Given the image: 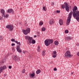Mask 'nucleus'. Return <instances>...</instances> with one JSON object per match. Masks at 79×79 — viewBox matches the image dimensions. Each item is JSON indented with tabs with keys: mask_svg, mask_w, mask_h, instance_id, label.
Listing matches in <instances>:
<instances>
[{
	"mask_svg": "<svg viewBox=\"0 0 79 79\" xmlns=\"http://www.w3.org/2000/svg\"><path fill=\"white\" fill-rule=\"evenodd\" d=\"M77 55L79 56V52L77 53Z\"/></svg>",
	"mask_w": 79,
	"mask_h": 79,
	"instance_id": "obj_39",
	"label": "nucleus"
},
{
	"mask_svg": "<svg viewBox=\"0 0 79 79\" xmlns=\"http://www.w3.org/2000/svg\"><path fill=\"white\" fill-rule=\"evenodd\" d=\"M7 13H12V14H14L15 12H14V10L12 9H10L7 10Z\"/></svg>",
	"mask_w": 79,
	"mask_h": 79,
	"instance_id": "obj_9",
	"label": "nucleus"
},
{
	"mask_svg": "<svg viewBox=\"0 0 79 79\" xmlns=\"http://www.w3.org/2000/svg\"><path fill=\"white\" fill-rule=\"evenodd\" d=\"M65 55V57L66 58H71L72 57L73 55H71V52L69 51H67L66 52Z\"/></svg>",
	"mask_w": 79,
	"mask_h": 79,
	"instance_id": "obj_4",
	"label": "nucleus"
},
{
	"mask_svg": "<svg viewBox=\"0 0 79 79\" xmlns=\"http://www.w3.org/2000/svg\"><path fill=\"white\" fill-rule=\"evenodd\" d=\"M37 51L38 52H40V49H37Z\"/></svg>",
	"mask_w": 79,
	"mask_h": 79,
	"instance_id": "obj_36",
	"label": "nucleus"
},
{
	"mask_svg": "<svg viewBox=\"0 0 79 79\" xmlns=\"http://www.w3.org/2000/svg\"><path fill=\"white\" fill-rule=\"evenodd\" d=\"M11 68H12V67H11V66H9V69H11Z\"/></svg>",
	"mask_w": 79,
	"mask_h": 79,
	"instance_id": "obj_34",
	"label": "nucleus"
},
{
	"mask_svg": "<svg viewBox=\"0 0 79 79\" xmlns=\"http://www.w3.org/2000/svg\"><path fill=\"white\" fill-rule=\"evenodd\" d=\"M38 49H40V46H38Z\"/></svg>",
	"mask_w": 79,
	"mask_h": 79,
	"instance_id": "obj_38",
	"label": "nucleus"
},
{
	"mask_svg": "<svg viewBox=\"0 0 79 79\" xmlns=\"http://www.w3.org/2000/svg\"><path fill=\"white\" fill-rule=\"evenodd\" d=\"M11 41H12V42H15L16 41H15V39L13 38L11 39Z\"/></svg>",
	"mask_w": 79,
	"mask_h": 79,
	"instance_id": "obj_24",
	"label": "nucleus"
},
{
	"mask_svg": "<svg viewBox=\"0 0 79 79\" xmlns=\"http://www.w3.org/2000/svg\"><path fill=\"white\" fill-rule=\"evenodd\" d=\"M25 52V51H23L22 52L23 53H24V54H25V53H26Z\"/></svg>",
	"mask_w": 79,
	"mask_h": 79,
	"instance_id": "obj_37",
	"label": "nucleus"
},
{
	"mask_svg": "<svg viewBox=\"0 0 79 79\" xmlns=\"http://www.w3.org/2000/svg\"><path fill=\"white\" fill-rule=\"evenodd\" d=\"M52 5H54V3L52 2Z\"/></svg>",
	"mask_w": 79,
	"mask_h": 79,
	"instance_id": "obj_41",
	"label": "nucleus"
},
{
	"mask_svg": "<svg viewBox=\"0 0 79 79\" xmlns=\"http://www.w3.org/2000/svg\"><path fill=\"white\" fill-rule=\"evenodd\" d=\"M74 73L73 72H72L71 73V74H73Z\"/></svg>",
	"mask_w": 79,
	"mask_h": 79,
	"instance_id": "obj_44",
	"label": "nucleus"
},
{
	"mask_svg": "<svg viewBox=\"0 0 79 79\" xmlns=\"http://www.w3.org/2000/svg\"><path fill=\"white\" fill-rule=\"evenodd\" d=\"M40 72H41V71L40 69H38L36 72V73L37 74H39V73H40Z\"/></svg>",
	"mask_w": 79,
	"mask_h": 79,
	"instance_id": "obj_16",
	"label": "nucleus"
},
{
	"mask_svg": "<svg viewBox=\"0 0 79 79\" xmlns=\"http://www.w3.org/2000/svg\"><path fill=\"white\" fill-rule=\"evenodd\" d=\"M65 33H66V34H68V33L69 31H68V30H66L65 31Z\"/></svg>",
	"mask_w": 79,
	"mask_h": 79,
	"instance_id": "obj_28",
	"label": "nucleus"
},
{
	"mask_svg": "<svg viewBox=\"0 0 79 79\" xmlns=\"http://www.w3.org/2000/svg\"><path fill=\"white\" fill-rule=\"evenodd\" d=\"M2 18H3V15H2Z\"/></svg>",
	"mask_w": 79,
	"mask_h": 79,
	"instance_id": "obj_46",
	"label": "nucleus"
},
{
	"mask_svg": "<svg viewBox=\"0 0 79 79\" xmlns=\"http://www.w3.org/2000/svg\"><path fill=\"white\" fill-rule=\"evenodd\" d=\"M2 20V18H0V20Z\"/></svg>",
	"mask_w": 79,
	"mask_h": 79,
	"instance_id": "obj_43",
	"label": "nucleus"
},
{
	"mask_svg": "<svg viewBox=\"0 0 79 79\" xmlns=\"http://www.w3.org/2000/svg\"><path fill=\"white\" fill-rule=\"evenodd\" d=\"M62 8H65V5H63L62 6Z\"/></svg>",
	"mask_w": 79,
	"mask_h": 79,
	"instance_id": "obj_29",
	"label": "nucleus"
},
{
	"mask_svg": "<svg viewBox=\"0 0 79 79\" xmlns=\"http://www.w3.org/2000/svg\"><path fill=\"white\" fill-rule=\"evenodd\" d=\"M55 22L54 21V20H53V19L51 20L49 22V23L50 24H53Z\"/></svg>",
	"mask_w": 79,
	"mask_h": 79,
	"instance_id": "obj_13",
	"label": "nucleus"
},
{
	"mask_svg": "<svg viewBox=\"0 0 79 79\" xmlns=\"http://www.w3.org/2000/svg\"><path fill=\"white\" fill-rule=\"evenodd\" d=\"M54 71H57V69H56V68H55L54 69Z\"/></svg>",
	"mask_w": 79,
	"mask_h": 79,
	"instance_id": "obj_33",
	"label": "nucleus"
},
{
	"mask_svg": "<svg viewBox=\"0 0 79 79\" xmlns=\"http://www.w3.org/2000/svg\"><path fill=\"white\" fill-rule=\"evenodd\" d=\"M77 46H79V43H77Z\"/></svg>",
	"mask_w": 79,
	"mask_h": 79,
	"instance_id": "obj_40",
	"label": "nucleus"
},
{
	"mask_svg": "<svg viewBox=\"0 0 79 79\" xmlns=\"http://www.w3.org/2000/svg\"><path fill=\"white\" fill-rule=\"evenodd\" d=\"M7 69V68L6 66L1 67L0 68V74L1 73H2L5 69Z\"/></svg>",
	"mask_w": 79,
	"mask_h": 79,
	"instance_id": "obj_7",
	"label": "nucleus"
},
{
	"mask_svg": "<svg viewBox=\"0 0 79 79\" xmlns=\"http://www.w3.org/2000/svg\"><path fill=\"white\" fill-rule=\"evenodd\" d=\"M53 43V40L46 39L44 41V44L46 46H48L50 45V44H52Z\"/></svg>",
	"mask_w": 79,
	"mask_h": 79,
	"instance_id": "obj_3",
	"label": "nucleus"
},
{
	"mask_svg": "<svg viewBox=\"0 0 79 79\" xmlns=\"http://www.w3.org/2000/svg\"><path fill=\"white\" fill-rule=\"evenodd\" d=\"M11 45H12V46H14V45H15V44L12 43V44H11Z\"/></svg>",
	"mask_w": 79,
	"mask_h": 79,
	"instance_id": "obj_35",
	"label": "nucleus"
},
{
	"mask_svg": "<svg viewBox=\"0 0 79 79\" xmlns=\"http://www.w3.org/2000/svg\"><path fill=\"white\" fill-rule=\"evenodd\" d=\"M58 44H59V43L57 41H55L54 42V44L55 45H58Z\"/></svg>",
	"mask_w": 79,
	"mask_h": 79,
	"instance_id": "obj_18",
	"label": "nucleus"
},
{
	"mask_svg": "<svg viewBox=\"0 0 79 79\" xmlns=\"http://www.w3.org/2000/svg\"><path fill=\"white\" fill-rule=\"evenodd\" d=\"M65 39L67 40H71V37L70 36H67L65 37Z\"/></svg>",
	"mask_w": 79,
	"mask_h": 79,
	"instance_id": "obj_15",
	"label": "nucleus"
},
{
	"mask_svg": "<svg viewBox=\"0 0 79 79\" xmlns=\"http://www.w3.org/2000/svg\"><path fill=\"white\" fill-rule=\"evenodd\" d=\"M6 28L9 29L10 31H12L13 29V26L12 25H10L9 24L6 26Z\"/></svg>",
	"mask_w": 79,
	"mask_h": 79,
	"instance_id": "obj_6",
	"label": "nucleus"
},
{
	"mask_svg": "<svg viewBox=\"0 0 79 79\" xmlns=\"http://www.w3.org/2000/svg\"><path fill=\"white\" fill-rule=\"evenodd\" d=\"M56 12L58 13H60V11L58 10H56Z\"/></svg>",
	"mask_w": 79,
	"mask_h": 79,
	"instance_id": "obj_32",
	"label": "nucleus"
},
{
	"mask_svg": "<svg viewBox=\"0 0 79 79\" xmlns=\"http://www.w3.org/2000/svg\"><path fill=\"white\" fill-rule=\"evenodd\" d=\"M15 43H16V44H17L19 45V46L21 45V43H20V42H18V41L15 40Z\"/></svg>",
	"mask_w": 79,
	"mask_h": 79,
	"instance_id": "obj_19",
	"label": "nucleus"
},
{
	"mask_svg": "<svg viewBox=\"0 0 79 79\" xmlns=\"http://www.w3.org/2000/svg\"><path fill=\"white\" fill-rule=\"evenodd\" d=\"M3 16L4 17V18H8V15H6V16H5V15H3Z\"/></svg>",
	"mask_w": 79,
	"mask_h": 79,
	"instance_id": "obj_26",
	"label": "nucleus"
},
{
	"mask_svg": "<svg viewBox=\"0 0 79 79\" xmlns=\"http://www.w3.org/2000/svg\"><path fill=\"white\" fill-rule=\"evenodd\" d=\"M77 6H75L73 8V12H71L69 15V16L67 20L66 23L67 26H68L70 22H71V16H72V14H73V17H76V19L78 22H79V11H77Z\"/></svg>",
	"mask_w": 79,
	"mask_h": 79,
	"instance_id": "obj_1",
	"label": "nucleus"
},
{
	"mask_svg": "<svg viewBox=\"0 0 79 79\" xmlns=\"http://www.w3.org/2000/svg\"><path fill=\"white\" fill-rule=\"evenodd\" d=\"M1 13L3 15H5V10H4V9H2L1 10Z\"/></svg>",
	"mask_w": 79,
	"mask_h": 79,
	"instance_id": "obj_17",
	"label": "nucleus"
},
{
	"mask_svg": "<svg viewBox=\"0 0 79 79\" xmlns=\"http://www.w3.org/2000/svg\"><path fill=\"white\" fill-rule=\"evenodd\" d=\"M30 31L31 30H30V28H27L26 30H24L23 31V32L24 34H25V35H27V34L30 32Z\"/></svg>",
	"mask_w": 79,
	"mask_h": 79,
	"instance_id": "obj_5",
	"label": "nucleus"
},
{
	"mask_svg": "<svg viewBox=\"0 0 79 79\" xmlns=\"http://www.w3.org/2000/svg\"><path fill=\"white\" fill-rule=\"evenodd\" d=\"M59 23L60 25L61 26L63 24V20L61 19H60L59 20Z\"/></svg>",
	"mask_w": 79,
	"mask_h": 79,
	"instance_id": "obj_14",
	"label": "nucleus"
},
{
	"mask_svg": "<svg viewBox=\"0 0 79 79\" xmlns=\"http://www.w3.org/2000/svg\"><path fill=\"white\" fill-rule=\"evenodd\" d=\"M29 75H30V76L31 77H34V76H35V73H34V72H33L32 74L29 73Z\"/></svg>",
	"mask_w": 79,
	"mask_h": 79,
	"instance_id": "obj_12",
	"label": "nucleus"
},
{
	"mask_svg": "<svg viewBox=\"0 0 79 79\" xmlns=\"http://www.w3.org/2000/svg\"><path fill=\"white\" fill-rule=\"evenodd\" d=\"M64 4L65 5V8L66 10L67 11V12H69V7L68 6V3L66 2H65Z\"/></svg>",
	"mask_w": 79,
	"mask_h": 79,
	"instance_id": "obj_8",
	"label": "nucleus"
},
{
	"mask_svg": "<svg viewBox=\"0 0 79 79\" xmlns=\"http://www.w3.org/2000/svg\"><path fill=\"white\" fill-rule=\"evenodd\" d=\"M14 59L15 62H17L18 61H19L20 59L19 57H17L16 56H14Z\"/></svg>",
	"mask_w": 79,
	"mask_h": 79,
	"instance_id": "obj_10",
	"label": "nucleus"
},
{
	"mask_svg": "<svg viewBox=\"0 0 79 79\" xmlns=\"http://www.w3.org/2000/svg\"><path fill=\"white\" fill-rule=\"evenodd\" d=\"M45 51H43V52H42V55L43 56H44L45 55Z\"/></svg>",
	"mask_w": 79,
	"mask_h": 79,
	"instance_id": "obj_20",
	"label": "nucleus"
},
{
	"mask_svg": "<svg viewBox=\"0 0 79 79\" xmlns=\"http://www.w3.org/2000/svg\"><path fill=\"white\" fill-rule=\"evenodd\" d=\"M37 37V36H36V35H35L34 36V37Z\"/></svg>",
	"mask_w": 79,
	"mask_h": 79,
	"instance_id": "obj_45",
	"label": "nucleus"
},
{
	"mask_svg": "<svg viewBox=\"0 0 79 79\" xmlns=\"http://www.w3.org/2000/svg\"><path fill=\"white\" fill-rule=\"evenodd\" d=\"M22 73H23V74H24V73H25V69H23L22 70Z\"/></svg>",
	"mask_w": 79,
	"mask_h": 79,
	"instance_id": "obj_25",
	"label": "nucleus"
},
{
	"mask_svg": "<svg viewBox=\"0 0 79 79\" xmlns=\"http://www.w3.org/2000/svg\"><path fill=\"white\" fill-rule=\"evenodd\" d=\"M16 49L19 53H21L22 52V51L21 50V49H20V46H19L17 45V46Z\"/></svg>",
	"mask_w": 79,
	"mask_h": 79,
	"instance_id": "obj_11",
	"label": "nucleus"
},
{
	"mask_svg": "<svg viewBox=\"0 0 79 79\" xmlns=\"http://www.w3.org/2000/svg\"><path fill=\"white\" fill-rule=\"evenodd\" d=\"M3 38L2 36H0V40H3Z\"/></svg>",
	"mask_w": 79,
	"mask_h": 79,
	"instance_id": "obj_30",
	"label": "nucleus"
},
{
	"mask_svg": "<svg viewBox=\"0 0 79 79\" xmlns=\"http://www.w3.org/2000/svg\"><path fill=\"white\" fill-rule=\"evenodd\" d=\"M4 76H6V74H4Z\"/></svg>",
	"mask_w": 79,
	"mask_h": 79,
	"instance_id": "obj_42",
	"label": "nucleus"
},
{
	"mask_svg": "<svg viewBox=\"0 0 79 79\" xmlns=\"http://www.w3.org/2000/svg\"><path fill=\"white\" fill-rule=\"evenodd\" d=\"M52 57L53 58H56V54H52Z\"/></svg>",
	"mask_w": 79,
	"mask_h": 79,
	"instance_id": "obj_22",
	"label": "nucleus"
},
{
	"mask_svg": "<svg viewBox=\"0 0 79 79\" xmlns=\"http://www.w3.org/2000/svg\"><path fill=\"white\" fill-rule=\"evenodd\" d=\"M25 38L26 39L28 40H29V42L30 44H34L35 43V40H32V37H30L29 36H25Z\"/></svg>",
	"mask_w": 79,
	"mask_h": 79,
	"instance_id": "obj_2",
	"label": "nucleus"
},
{
	"mask_svg": "<svg viewBox=\"0 0 79 79\" xmlns=\"http://www.w3.org/2000/svg\"><path fill=\"white\" fill-rule=\"evenodd\" d=\"M43 9L44 11H46V9L45 8V7H43Z\"/></svg>",
	"mask_w": 79,
	"mask_h": 79,
	"instance_id": "obj_31",
	"label": "nucleus"
},
{
	"mask_svg": "<svg viewBox=\"0 0 79 79\" xmlns=\"http://www.w3.org/2000/svg\"><path fill=\"white\" fill-rule=\"evenodd\" d=\"M45 29H46V28L44 27L42 28V31H45Z\"/></svg>",
	"mask_w": 79,
	"mask_h": 79,
	"instance_id": "obj_27",
	"label": "nucleus"
},
{
	"mask_svg": "<svg viewBox=\"0 0 79 79\" xmlns=\"http://www.w3.org/2000/svg\"><path fill=\"white\" fill-rule=\"evenodd\" d=\"M43 24H44V23L42 22H40L39 23V25L40 26H42L43 25Z\"/></svg>",
	"mask_w": 79,
	"mask_h": 79,
	"instance_id": "obj_21",
	"label": "nucleus"
},
{
	"mask_svg": "<svg viewBox=\"0 0 79 79\" xmlns=\"http://www.w3.org/2000/svg\"><path fill=\"white\" fill-rule=\"evenodd\" d=\"M52 55H56V51H54L53 52V53H52Z\"/></svg>",
	"mask_w": 79,
	"mask_h": 79,
	"instance_id": "obj_23",
	"label": "nucleus"
}]
</instances>
